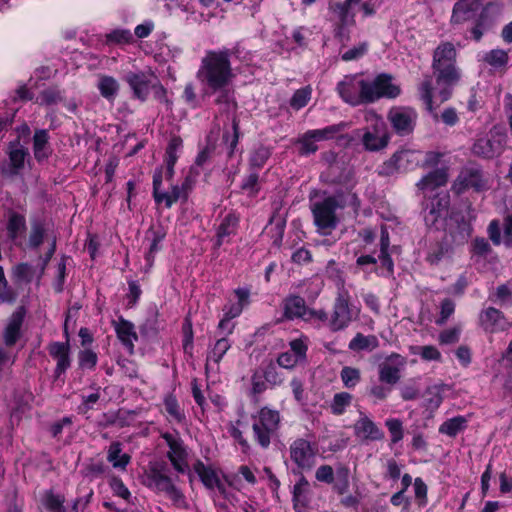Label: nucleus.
Listing matches in <instances>:
<instances>
[{"mask_svg": "<svg viewBox=\"0 0 512 512\" xmlns=\"http://www.w3.org/2000/svg\"><path fill=\"white\" fill-rule=\"evenodd\" d=\"M234 77L229 50L207 51L202 57L196 72V78L202 86L204 95L210 96L219 92L216 102L225 104L227 111L234 109L236 106L234 98L228 90Z\"/></svg>", "mask_w": 512, "mask_h": 512, "instance_id": "obj_1", "label": "nucleus"}, {"mask_svg": "<svg viewBox=\"0 0 512 512\" xmlns=\"http://www.w3.org/2000/svg\"><path fill=\"white\" fill-rule=\"evenodd\" d=\"M456 51L452 44L439 45L434 52L433 68L437 73L436 87H431L427 78L419 87L420 97L432 112L451 96L452 87L459 81L460 73L454 65Z\"/></svg>", "mask_w": 512, "mask_h": 512, "instance_id": "obj_2", "label": "nucleus"}, {"mask_svg": "<svg viewBox=\"0 0 512 512\" xmlns=\"http://www.w3.org/2000/svg\"><path fill=\"white\" fill-rule=\"evenodd\" d=\"M339 96L353 106L362 103H371L369 80L360 74L347 75L337 84Z\"/></svg>", "mask_w": 512, "mask_h": 512, "instance_id": "obj_3", "label": "nucleus"}, {"mask_svg": "<svg viewBox=\"0 0 512 512\" xmlns=\"http://www.w3.org/2000/svg\"><path fill=\"white\" fill-rule=\"evenodd\" d=\"M280 424V414L277 410L268 407L261 408L253 416V433L255 440L263 448L270 445L271 439L276 435Z\"/></svg>", "mask_w": 512, "mask_h": 512, "instance_id": "obj_4", "label": "nucleus"}, {"mask_svg": "<svg viewBox=\"0 0 512 512\" xmlns=\"http://www.w3.org/2000/svg\"><path fill=\"white\" fill-rule=\"evenodd\" d=\"M359 309L350 303V295L344 288L338 291L333 305V312L328 322L331 331H339L348 325L358 316Z\"/></svg>", "mask_w": 512, "mask_h": 512, "instance_id": "obj_5", "label": "nucleus"}, {"mask_svg": "<svg viewBox=\"0 0 512 512\" xmlns=\"http://www.w3.org/2000/svg\"><path fill=\"white\" fill-rule=\"evenodd\" d=\"M354 4H361L360 9L363 10L366 16L372 15L376 10V2H335L331 6L333 14V20L340 24V27L336 30V36L340 41L348 40V35L344 31V27L353 23L354 13L352 12Z\"/></svg>", "mask_w": 512, "mask_h": 512, "instance_id": "obj_6", "label": "nucleus"}, {"mask_svg": "<svg viewBox=\"0 0 512 512\" xmlns=\"http://www.w3.org/2000/svg\"><path fill=\"white\" fill-rule=\"evenodd\" d=\"M339 208H342V205L338 198L334 196L314 203L312 207L314 223L320 231L328 233L337 226L338 218L336 216V210Z\"/></svg>", "mask_w": 512, "mask_h": 512, "instance_id": "obj_7", "label": "nucleus"}, {"mask_svg": "<svg viewBox=\"0 0 512 512\" xmlns=\"http://www.w3.org/2000/svg\"><path fill=\"white\" fill-rule=\"evenodd\" d=\"M366 120L370 125L365 128L362 135V143L365 149L378 151L385 148L389 137L384 120L373 112L367 113Z\"/></svg>", "mask_w": 512, "mask_h": 512, "instance_id": "obj_8", "label": "nucleus"}, {"mask_svg": "<svg viewBox=\"0 0 512 512\" xmlns=\"http://www.w3.org/2000/svg\"><path fill=\"white\" fill-rule=\"evenodd\" d=\"M423 158V153L417 150L404 149L396 152L379 170L381 175H392L396 172L407 171L417 167Z\"/></svg>", "mask_w": 512, "mask_h": 512, "instance_id": "obj_9", "label": "nucleus"}, {"mask_svg": "<svg viewBox=\"0 0 512 512\" xmlns=\"http://www.w3.org/2000/svg\"><path fill=\"white\" fill-rule=\"evenodd\" d=\"M6 153L8 160L0 164L1 173L6 177L20 175L29 156L27 148L16 139L8 144Z\"/></svg>", "mask_w": 512, "mask_h": 512, "instance_id": "obj_10", "label": "nucleus"}, {"mask_svg": "<svg viewBox=\"0 0 512 512\" xmlns=\"http://www.w3.org/2000/svg\"><path fill=\"white\" fill-rule=\"evenodd\" d=\"M387 118L394 131L404 136L413 132L418 114L412 107L394 106L389 110Z\"/></svg>", "mask_w": 512, "mask_h": 512, "instance_id": "obj_11", "label": "nucleus"}, {"mask_svg": "<svg viewBox=\"0 0 512 512\" xmlns=\"http://www.w3.org/2000/svg\"><path fill=\"white\" fill-rule=\"evenodd\" d=\"M449 196L446 193L436 194L424 208V220L427 226L439 229L448 216Z\"/></svg>", "mask_w": 512, "mask_h": 512, "instance_id": "obj_12", "label": "nucleus"}, {"mask_svg": "<svg viewBox=\"0 0 512 512\" xmlns=\"http://www.w3.org/2000/svg\"><path fill=\"white\" fill-rule=\"evenodd\" d=\"M343 126V124H338L331 125L323 129L307 131L297 140V143L300 145V153L303 155L315 153L318 150L317 142L333 138L340 132Z\"/></svg>", "mask_w": 512, "mask_h": 512, "instance_id": "obj_13", "label": "nucleus"}, {"mask_svg": "<svg viewBox=\"0 0 512 512\" xmlns=\"http://www.w3.org/2000/svg\"><path fill=\"white\" fill-rule=\"evenodd\" d=\"M290 458L298 469L310 470L316 462L317 448L305 439H296L289 448Z\"/></svg>", "mask_w": 512, "mask_h": 512, "instance_id": "obj_14", "label": "nucleus"}, {"mask_svg": "<svg viewBox=\"0 0 512 512\" xmlns=\"http://www.w3.org/2000/svg\"><path fill=\"white\" fill-rule=\"evenodd\" d=\"M506 143V135L491 131L486 137L478 139L473 145V152L478 156L493 158L501 154Z\"/></svg>", "mask_w": 512, "mask_h": 512, "instance_id": "obj_15", "label": "nucleus"}, {"mask_svg": "<svg viewBox=\"0 0 512 512\" xmlns=\"http://www.w3.org/2000/svg\"><path fill=\"white\" fill-rule=\"evenodd\" d=\"M488 187V179L481 170L477 168H465L456 178L453 189L461 193L466 189L472 188L476 191H482Z\"/></svg>", "mask_w": 512, "mask_h": 512, "instance_id": "obj_16", "label": "nucleus"}, {"mask_svg": "<svg viewBox=\"0 0 512 512\" xmlns=\"http://www.w3.org/2000/svg\"><path fill=\"white\" fill-rule=\"evenodd\" d=\"M163 439L166 441L169 450L167 456L174 467L179 473H185L188 470L187 451L183 441L174 434L165 433Z\"/></svg>", "mask_w": 512, "mask_h": 512, "instance_id": "obj_17", "label": "nucleus"}, {"mask_svg": "<svg viewBox=\"0 0 512 512\" xmlns=\"http://www.w3.org/2000/svg\"><path fill=\"white\" fill-rule=\"evenodd\" d=\"M369 92L371 103L380 98H396L400 95L401 89L399 85L393 82L388 74H380L375 79L369 80Z\"/></svg>", "mask_w": 512, "mask_h": 512, "instance_id": "obj_18", "label": "nucleus"}, {"mask_svg": "<svg viewBox=\"0 0 512 512\" xmlns=\"http://www.w3.org/2000/svg\"><path fill=\"white\" fill-rule=\"evenodd\" d=\"M5 230L7 238L14 245L20 246L27 230L26 216L15 210L6 213Z\"/></svg>", "mask_w": 512, "mask_h": 512, "instance_id": "obj_19", "label": "nucleus"}, {"mask_svg": "<svg viewBox=\"0 0 512 512\" xmlns=\"http://www.w3.org/2000/svg\"><path fill=\"white\" fill-rule=\"evenodd\" d=\"M479 321L481 327L489 333L506 331L511 326L503 313L493 307L483 310L479 315Z\"/></svg>", "mask_w": 512, "mask_h": 512, "instance_id": "obj_20", "label": "nucleus"}, {"mask_svg": "<svg viewBox=\"0 0 512 512\" xmlns=\"http://www.w3.org/2000/svg\"><path fill=\"white\" fill-rule=\"evenodd\" d=\"M355 436L363 441H379L384 438V432L364 413H360L354 424Z\"/></svg>", "mask_w": 512, "mask_h": 512, "instance_id": "obj_21", "label": "nucleus"}, {"mask_svg": "<svg viewBox=\"0 0 512 512\" xmlns=\"http://www.w3.org/2000/svg\"><path fill=\"white\" fill-rule=\"evenodd\" d=\"M194 470L207 489L217 491L224 498L227 497L226 488L220 480V477L215 469H213L211 466H206L201 461H197L194 464Z\"/></svg>", "mask_w": 512, "mask_h": 512, "instance_id": "obj_22", "label": "nucleus"}, {"mask_svg": "<svg viewBox=\"0 0 512 512\" xmlns=\"http://www.w3.org/2000/svg\"><path fill=\"white\" fill-rule=\"evenodd\" d=\"M153 79H155V76L151 72H131L125 76V80L133 90L134 96L142 101L147 98L150 86L153 85Z\"/></svg>", "mask_w": 512, "mask_h": 512, "instance_id": "obj_23", "label": "nucleus"}, {"mask_svg": "<svg viewBox=\"0 0 512 512\" xmlns=\"http://www.w3.org/2000/svg\"><path fill=\"white\" fill-rule=\"evenodd\" d=\"M449 231L451 242L455 246L463 245L468 241L472 233L470 221L466 220L464 216L455 213L450 217Z\"/></svg>", "mask_w": 512, "mask_h": 512, "instance_id": "obj_24", "label": "nucleus"}, {"mask_svg": "<svg viewBox=\"0 0 512 512\" xmlns=\"http://www.w3.org/2000/svg\"><path fill=\"white\" fill-rule=\"evenodd\" d=\"M148 485L153 487L158 491H163L170 496H172L175 500L182 498V494L178 491V489L172 483L170 477H168L162 470L157 467H153L150 469L148 475Z\"/></svg>", "mask_w": 512, "mask_h": 512, "instance_id": "obj_25", "label": "nucleus"}, {"mask_svg": "<svg viewBox=\"0 0 512 512\" xmlns=\"http://www.w3.org/2000/svg\"><path fill=\"white\" fill-rule=\"evenodd\" d=\"M488 8V6L482 7L480 2H456L453 9L452 21L461 23L474 20L476 22L480 17L481 11L484 10V14H487Z\"/></svg>", "mask_w": 512, "mask_h": 512, "instance_id": "obj_26", "label": "nucleus"}, {"mask_svg": "<svg viewBox=\"0 0 512 512\" xmlns=\"http://www.w3.org/2000/svg\"><path fill=\"white\" fill-rule=\"evenodd\" d=\"M404 365V359L397 354L389 357L388 361L379 367V379L381 382L394 385L400 379V367Z\"/></svg>", "mask_w": 512, "mask_h": 512, "instance_id": "obj_27", "label": "nucleus"}, {"mask_svg": "<svg viewBox=\"0 0 512 512\" xmlns=\"http://www.w3.org/2000/svg\"><path fill=\"white\" fill-rule=\"evenodd\" d=\"M448 175L446 170L437 169L426 176H424L418 183L417 187L420 190L424 197L430 196V194L441 186H444L447 182Z\"/></svg>", "mask_w": 512, "mask_h": 512, "instance_id": "obj_28", "label": "nucleus"}, {"mask_svg": "<svg viewBox=\"0 0 512 512\" xmlns=\"http://www.w3.org/2000/svg\"><path fill=\"white\" fill-rule=\"evenodd\" d=\"M165 235V232L160 227L151 228L147 232L146 239L149 241V248L145 253L146 271L153 266L155 255L161 250V243L164 240Z\"/></svg>", "mask_w": 512, "mask_h": 512, "instance_id": "obj_29", "label": "nucleus"}, {"mask_svg": "<svg viewBox=\"0 0 512 512\" xmlns=\"http://www.w3.org/2000/svg\"><path fill=\"white\" fill-rule=\"evenodd\" d=\"M49 353L56 360L55 374L59 377L70 366L69 347L67 344L55 342L50 345Z\"/></svg>", "mask_w": 512, "mask_h": 512, "instance_id": "obj_30", "label": "nucleus"}, {"mask_svg": "<svg viewBox=\"0 0 512 512\" xmlns=\"http://www.w3.org/2000/svg\"><path fill=\"white\" fill-rule=\"evenodd\" d=\"M236 302H229L224 308V314L231 319L238 317L243 309L249 305L250 292L245 288L234 291Z\"/></svg>", "mask_w": 512, "mask_h": 512, "instance_id": "obj_31", "label": "nucleus"}, {"mask_svg": "<svg viewBox=\"0 0 512 512\" xmlns=\"http://www.w3.org/2000/svg\"><path fill=\"white\" fill-rule=\"evenodd\" d=\"M115 331L123 345L126 346L130 352H132L134 348V342L138 338L134 329V325L123 318H119L118 321L115 322Z\"/></svg>", "mask_w": 512, "mask_h": 512, "instance_id": "obj_32", "label": "nucleus"}, {"mask_svg": "<svg viewBox=\"0 0 512 512\" xmlns=\"http://www.w3.org/2000/svg\"><path fill=\"white\" fill-rule=\"evenodd\" d=\"M238 224V217L233 214H227L219 224L216 233V246L220 247L229 241V237L236 231Z\"/></svg>", "mask_w": 512, "mask_h": 512, "instance_id": "obj_33", "label": "nucleus"}, {"mask_svg": "<svg viewBox=\"0 0 512 512\" xmlns=\"http://www.w3.org/2000/svg\"><path fill=\"white\" fill-rule=\"evenodd\" d=\"M97 89L103 98H105L108 102L113 103L119 93L120 85L119 82L112 76L99 75L97 81Z\"/></svg>", "mask_w": 512, "mask_h": 512, "instance_id": "obj_34", "label": "nucleus"}, {"mask_svg": "<svg viewBox=\"0 0 512 512\" xmlns=\"http://www.w3.org/2000/svg\"><path fill=\"white\" fill-rule=\"evenodd\" d=\"M33 151L38 161L46 159L51 154L47 130L39 129L35 131L33 137Z\"/></svg>", "mask_w": 512, "mask_h": 512, "instance_id": "obj_35", "label": "nucleus"}, {"mask_svg": "<svg viewBox=\"0 0 512 512\" xmlns=\"http://www.w3.org/2000/svg\"><path fill=\"white\" fill-rule=\"evenodd\" d=\"M308 311L301 297L293 296L286 299L284 304L285 316L289 319L303 318L305 320Z\"/></svg>", "mask_w": 512, "mask_h": 512, "instance_id": "obj_36", "label": "nucleus"}, {"mask_svg": "<svg viewBox=\"0 0 512 512\" xmlns=\"http://www.w3.org/2000/svg\"><path fill=\"white\" fill-rule=\"evenodd\" d=\"M107 460L116 469L125 470L130 462V456L122 452V447L119 442H113L107 452Z\"/></svg>", "mask_w": 512, "mask_h": 512, "instance_id": "obj_37", "label": "nucleus"}, {"mask_svg": "<svg viewBox=\"0 0 512 512\" xmlns=\"http://www.w3.org/2000/svg\"><path fill=\"white\" fill-rule=\"evenodd\" d=\"M230 347L231 343L227 338L222 337L218 339L208 352L206 369H211L212 363L218 364L223 358V356L226 354V352L230 349Z\"/></svg>", "mask_w": 512, "mask_h": 512, "instance_id": "obj_38", "label": "nucleus"}, {"mask_svg": "<svg viewBox=\"0 0 512 512\" xmlns=\"http://www.w3.org/2000/svg\"><path fill=\"white\" fill-rule=\"evenodd\" d=\"M23 322V315L21 312H15L11 316L9 323L7 324L5 331H4V339L5 343L7 345H13L19 335H20V328Z\"/></svg>", "mask_w": 512, "mask_h": 512, "instance_id": "obj_39", "label": "nucleus"}, {"mask_svg": "<svg viewBox=\"0 0 512 512\" xmlns=\"http://www.w3.org/2000/svg\"><path fill=\"white\" fill-rule=\"evenodd\" d=\"M467 426V420L463 416H456L443 422L439 427V432L450 437H455Z\"/></svg>", "mask_w": 512, "mask_h": 512, "instance_id": "obj_40", "label": "nucleus"}, {"mask_svg": "<svg viewBox=\"0 0 512 512\" xmlns=\"http://www.w3.org/2000/svg\"><path fill=\"white\" fill-rule=\"evenodd\" d=\"M187 197V193L179 185H174L170 192L164 191L156 203L164 204L167 208H170L178 200H186Z\"/></svg>", "mask_w": 512, "mask_h": 512, "instance_id": "obj_41", "label": "nucleus"}, {"mask_svg": "<svg viewBox=\"0 0 512 512\" xmlns=\"http://www.w3.org/2000/svg\"><path fill=\"white\" fill-rule=\"evenodd\" d=\"M48 238L46 229L41 223H33L29 232L27 245L31 249H37Z\"/></svg>", "mask_w": 512, "mask_h": 512, "instance_id": "obj_42", "label": "nucleus"}, {"mask_svg": "<svg viewBox=\"0 0 512 512\" xmlns=\"http://www.w3.org/2000/svg\"><path fill=\"white\" fill-rule=\"evenodd\" d=\"M378 346V340L375 336H364L357 334L349 343L351 350H373Z\"/></svg>", "mask_w": 512, "mask_h": 512, "instance_id": "obj_43", "label": "nucleus"}, {"mask_svg": "<svg viewBox=\"0 0 512 512\" xmlns=\"http://www.w3.org/2000/svg\"><path fill=\"white\" fill-rule=\"evenodd\" d=\"M63 101L61 92L56 88H47L43 90L36 98V103L40 105L52 106Z\"/></svg>", "mask_w": 512, "mask_h": 512, "instance_id": "obj_44", "label": "nucleus"}, {"mask_svg": "<svg viewBox=\"0 0 512 512\" xmlns=\"http://www.w3.org/2000/svg\"><path fill=\"white\" fill-rule=\"evenodd\" d=\"M134 36L128 29H115L106 34V42L118 45L130 44Z\"/></svg>", "mask_w": 512, "mask_h": 512, "instance_id": "obj_45", "label": "nucleus"}, {"mask_svg": "<svg viewBox=\"0 0 512 512\" xmlns=\"http://www.w3.org/2000/svg\"><path fill=\"white\" fill-rule=\"evenodd\" d=\"M311 95L312 89L310 86L298 89L290 100V106L295 110H300L308 104L311 99Z\"/></svg>", "mask_w": 512, "mask_h": 512, "instance_id": "obj_46", "label": "nucleus"}, {"mask_svg": "<svg viewBox=\"0 0 512 512\" xmlns=\"http://www.w3.org/2000/svg\"><path fill=\"white\" fill-rule=\"evenodd\" d=\"M484 60L495 68L504 67L508 63V53L503 49H493L486 53Z\"/></svg>", "mask_w": 512, "mask_h": 512, "instance_id": "obj_47", "label": "nucleus"}, {"mask_svg": "<svg viewBox=\"0 0 512 512\" xmlns=\"http://www.w3.org/2000/svg\"><path fill=\"white\" fill-rule=\"evenodd\" d=\"M352 396L347 392H341L334 395L331 403V411L335 415H341L350 405Z\"/></svg>", "mask_w": 512, "mask_h": 512, "instance_id": "obj_48", "label": "nucleus"}, {"mask_svg": "<svg viewBox=\"0 0 512 512\" xmlns=\"http://www.w3.org/2000/svg\"><path fill=\"white\" fill-rule=\"evenodd\" d=\"M411 350L413 354L420 355L425 361H439L441 359L440 351L432 345L415 346Z\"/></svg>", "mask_w": 512, "mask_h": 512, "instance_id": "obj_49", "label": "nucleus"}, {"mask_svg": "<svg viewBox=\"0 0 512 512\" xmlns=\"http://www.w3.org/2000/svg\"><path fill=\"white\" fill-rule=\"evenodd\" d=\"M385 425L390 433L391 443L396 444L404 437L402 422L396 418H390L385 421Z\"/></svg>", "mask_w": 512, "mask_h": 512, "instance_id": "obj_50", "label": "nucleus"}, {"mask_svg": "<svg viewBox=\"0 0 512 512\" xmlns=\"http://www.w3.org/2000/svg\"><path fill=\"white\" fill-rule=\"evenodd\" d=\"M341 380L346 388H354L360 381V371L352 367H344L340 373Z\"/></svg>", "mask_w": 512, "mask_h": 512, "instance_id": "obj_51", "label": "nucleus"}, {"mask_svg": "<svg viewBox=\"0 0 512 512\" xmlns=\"http://www.w3.org/2000/svg\"><path fill=\"white\" fill-rule=\"evenodd\" d=\"M165 411L167 412L170 420L181 422L184 418L182 411L179 408L177 400L173 396H167L164 400Z\"/></svg>", "mask_w": 512, "mask_h": 512, "instance_id": "obj_52", "label": "nucleus"}, {"mask_svg": "<svg viewBox=\"0 0 512 512\" xmlns=\"http://www.w3.org/2000/svg\"><path fill=\"white\" fill-rule=\"evenodd\" d=\"M289 346H290V351L293 353V355H295L296 358L301 363H303L306 359V353L308 350L307 338L300 337V338L294 339V340L290 341Z\"/></svg>", "mask_w": 512, "mask_h": 512, "instance_id": "obj_53", "label": "nucleus"}, {"mask_svg": "<svg viewBox=\"0 0 512 512\" xmlns=\"http://www.w3.org/2000/svg\"><path fill=\"white\" fill-rule=\"evenodd\" d=\"M182 147V140L178 137H173L166 149L165 163L175 165L179 157V151Z\"/></svg>", "mask_w": 512, "mask_h": 512, "instance_id": "obj_54", "label": "nucleus"}, {"mask_svg": "<svg viewBox=\"0 0 512 512\" xmlns=\"http://www.w3.org/2000/svg\"><path fill=\"white\" fill-rule=\"evenodd\" d=\"M271 151L269 148L261 146L254 150L250 158V164L254 168H262L269 159Z\"/></svg>", "mask_w": 512, "mask_h": 512, "instance_id": "obj_55", "label": "nucleus"}, {"mask_svg": "<svg viewBox=\"0 0 512 512\" xmlns=\"http://www.w3.org/2000/svg\"><path fill=\"white\" fill-rule=\"evenodd\" d=\"M305 320L317 326L328 327L330 316L324 310H309Z\"/></svg>", "mask_w": 512, "mask_h": 512, "instance_id": "obj_56", "label": "nucleus"}, {"mask_svg": "<svg viewBox=\"0 0 512 512\" xmlns=\"http://www.w3.org/2000/svg\"><path fill=\"white\" fill-rule=\"evenodd\" d=\"M277 363L280 367L285 369H293L298 364H301V362L296 358L295 355H293L290 350L281 353L277 359Z\"/></svg>", "mask_w": 512, "mask_h": 512, "instance_id": "obj_57", "label": "nucleus"}, {"mask_svg": "<svg viewBox=\"0 0 512 512\" xmlns=\"http://www.w3.org/2000/svg\"><path fill=\"white\" fill-rule=\"evenodd\" d=\"M97 363V355L90 349H85L79 354V364L82 368L92 369Z\"/></svg>", "mask_w": 512, "mask_h": 512, "instance_id": "obj_58", "label": "nucleus"}, {"mask_svg": "<svg viewBox=\"0 0 512 512\" xmlns=\"http://www.w3.org/2000/svg\"><path fill=\"white\" fill-rule=\"evenodd\" d=\"M110 487L115 495L123 498L124 500H129L131 493L120 478H112L110 481Z\"/></svg>", "mask_w": 512, "mask_h": 512, "instance_id": "obj_59", "label": "nucleus"}, {"mask_svg": "<svg viewBox=\"0 0 512 512\" xmlns=\"http://www.w3.org/2000/svg\"><path fill=\"white\" fill-rule=\"evenodd\" d=\"M367 52V44L361 43L358 46H355L342 54V59L344 61H353L362 57Z\"/></svg>", "mask_w": 512, "mask_h": 512, "instance_id": "obj_60", "label": "nucleus"}, {"mask_svg": "<svg viewBox=\"0 0 512 512\" xmlns=\"http://www.w3.org/2000/svg\"><path fill=\"white\" fill-rule=\"evenodd\" d=\"M326 273L329 278L333 279L336 282V285L339 286V290L344 288L342 272L340 271V269L337 267L336 263L333 260L328 262L326 267Z\"/></svg>", "mask_w": 512, "mask_h": 512, "instance_id": "obj_61", "label": "nucleus"}, {"mask_svg": "<svg viewBox=\"0 0 512 512\" xmlns=\"http://www.w3.org/2000/svg\"><path fill=\"white\" fill-rule=\"evenodd\" d=\"M349 480H348V469L340 468L337 471V482L335 488L340 494H344L348 491Z\"/></svg>", "mask_w": 512, "mask_h": 512, "instance_id": "obj_62", "label": "nucleus"}, {"mask_svg": "<svg viewBox=\"0 0 512 512\" xmlns=\"http://www.w3.org/2000/svg\"><path fill=\"white\" fill-rule=\"evenodd\" d=\"M63 499L60 496L48 493L45 496L44 504L50 512H61Z\"/></svg>", "mask_w": 512, "mask_h": 512, "instance_id": "obj_63", "label": "nucleus"}, {"mask_svg": "<svg viewBox=\"0 0 512 512\" xmlns=\"http://www.w3.org/2000/svg\"><path fill=\"white\" fill-rule=\"evenodd\" d=\"M154 28L155 25L153 21L145 20L143 23L135 27L133 36H136L139 39L146 38L151 34Z\"/></svg>", "mask_w": 512, "mask_h": 512, "instance_id": "obj_64", "label": "nucleus"}]
</instances>
